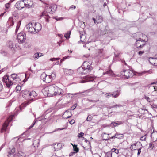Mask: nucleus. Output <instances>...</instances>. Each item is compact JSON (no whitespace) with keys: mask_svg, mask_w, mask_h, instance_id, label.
<instances>
[{"mask_svg":"<svg viewBox=\"0 0 157 157\" xmlns=\"http://www.w3.org/2000/svg\"><path fill=\"white\" fill-rule=\"evenodd\" d=\"M92 119V117L90 115H89L87 118L86 120L88 121H90Z\"/></svg>","mask_w":157,"mask_h":157,"instance_id":"c03bdc74","label":"nucleus"},{"mask_svg":"<svg viewBox=\"0 0 157 157\" xmlns=\"http://www.w3.org/2000/svg\"><path fill=\"white\" fill-rule=\"evenodd\" d=\"M84 135V133L83 132H81L80 133H78V137H82L83 135Z\"/></svg>","mask_w":157,"mask_h":157,"instance_id":"5fc2aeb1","label":"nucleus"},{"mask_svg":"<svg viewBox=\"0 0 157 157\" xmlns=\"http://www.w3.org/2000/svg\"><path fill=\"white\" fill-rule=\"evenodd\" d=\"M15 151V149L14 148H13L10 150V151L8 153L7 155L8 157H14V153Z\"/></svg>","mask_w":157,"mask_h":157,"instance_id":"6ab92c4d","label":"nucleus"},{"mask_svg":"<svg viewBox=\"0 0 157 157\" xmlns=\"http://www.w3.org/2000/svg\"><path fill=\"white\" fill-rule=\"evenodd\" d=\"M93 69L91 64L87 61H85L81 67L78 69V71L82 74H89Z\"/></svg>","mask_w":157,"mask_h":157,"instance_id":"f257e3e1","label":"nucleus"},{"mask_svg":"<svg viewBox=\"0 0 157 157\" xmlns=\"http://www.w3.org/2000/svg\"><path fill=\"white\" fill-rule=\"evenodd\" d=\"M25 7L28 8H33L34 5L31 0H24Z\"/></svg>","mask_w":157,"mask_h":157,"instance_id":"ddd939ff","label":"nucleus"},{"mask_svg":"<svg viewBox=\"0 0 157 157\" xmlns=\"http://www.w3.org/2000/svg\"><path fill=\"white\" fill-rule=\"evenodd\" d=\"M116 123H117V125H118L122 124V121H117Z\"/></svg>","mask_w":157,"mask_h":157,"instance_id":"774afa93","label":"nucleus"},{"mask_svg":"<svg viewBox=\"0 0 157 157\" xmlns=\"http://www.w3.org/2000/svg\"><path fill=\"white\" fill-rule=\"evenodd\" d=\"M102 138L104 140H108L109 138V136L108 134L105 133L103 134Z\"/></svg>","mask_w":157,"mask_h":157,"instance_id":"cd10ccee","label":"nucleus"},{"mask_svg":"<svg viewBox=\"0 0 157 157\" xmlns=\"http://www.w3.org/2000/svg\"><path fill=\"white\" fill-rule=\"evenodd\" d=\"M103 50L102 49H100L99 50L98 53V57H101L103 56Z\"/></svg>","mask_w":157,"mask_h":157,"instance_id":"473e14b6","label":"nucleus"},{"mask_svg":"<svg viewBox=\"0 0 157 157\" xmlns=\"http://www.w3.org/2000/svg\"><path fill=\"white\" fill-rule=\"evenodd\" d=\"M49 75L51 76V78L53 79L56 76V73L54 71L53 72H52L51 74Z\"/></svg>","mask_w":157,"mask_h":157,"instance_id":"58836bf2","label":"nucleus"},{"mask_svg":"<svg viewBox=\"0 0 157 157\" xmlns=\"http://www.w3.org/2000/svg\"><path fill=\"white\" fill-rule=\"evenodd\" d=\"M53 18L54 19H55L57 21H60L62 20L63 19V17H53Z\"/></svg>","mask_w":157,"mask_h":157,"instance_id":"37998d69","label":"nucleus"},{"mask_svg":"<svg viewBox=\"0 0 157 157\" xmlns=\"http://www.w3.org/2000/svg\"><path fill=\"white\" fill-rule=\"evenodd\" d=\"M2 81L6 83L8 88H10L13 84L12 82L9 79V76L7 75H5L2 78Z\"/></svg>","mask_w":157,"mask_h":157,"instance_id":"0eeeda50","label":"nucleus"},{"mask_svg":"<svg viewBox=\"0 0 157 157\" xmlns=\"http://www.w3.org/2000/svg\"><path fill=\"white\" fill-rule=\"evenodd\" d=\"M105 96L106 98H109L112 96V93H106Z\"/></svg>","mask_w":157,"mask_h":157,"instance_id":"09e8293b","label":"nucleus"},{"mask_svg":"<svg viewBox=\"0 0 157 157\" xmlns=\"http://www.w3.org/2000/svg\"><path fill=\"white\" fill-rule=\"evenodd\" d=\"M6 8L7 9H8L10 6V4L9 3H7L5 5Z\"/></svg>","mask_w":157,"mask_h":157,"instance_id":"e2e57ef3","label":"nucleus"},{"mask_svg":"<svg viewBox=\"0 0 157 157\" xmlns=\"http://www.w3.org/2000/svg\"><path fill=\"white\" fill-rule=\"evenodd\" d=\"M153 59H154V58H151V57L149 58V61L152 65H153V64H155V63H152V62H151V61L153 60Z\"/></svg>","mask_w":157,"mask_h":157,"instance_id":"603ef678","label":"nucleus"},{"mask_svg":"<svg viewBox=\"0 0 157 157\" xmlns=\"http://www.w3.org/2000/svg\"><path fill=\"white\" fill-rule=\"evenodd\" d=\"M121 106H122L120 105H115L111 106L110 107V109L113 108H117V107H119Z\"/></svg>","mask_w":157,"mask_h":157,"instance_id":"ea45409f","label":"nucleus"},{"mask_svg":"<svg viewBox=\"0 0 157 157\" xmlns=\"http://www.w3.org/2000/svg\"><path fill=\"white\" fill-rule=\"evenodd\" d=\"M135 39L136 40L135 44L137 48H141L145 45V41L144 40L142 39L140 37L136 38Z\"/></svg>","mask_w":157,"mask_h":157,"instance_id":"7ed1b4c3","label":"nucleus"},{"mask_svg":"<svg viewBox=\"0 0 157 157\" xmlns=\"http://www.w3.org/2000/svg\"><path fill=\"white\" fill-rule=\"evenodd\" d=\"M145 99L147 100V101L149 102H150V99L149 97L145 96Z\"/></svg>","mask_w":157,"mask_h":157,"instance_id":"0e129e2a","label":"nucleus"},{"mask_svg":"<svg viewBox=\"0 0 157 157\" xmlns=\"http://www.w3.org/2000/svg\"><path fill=\"white\" fill-rule=\"evenodd\" d=\"M11 76L13 80L17 82L20 81V79L17 74L15 73L12 74Z\"/></svg>","mask_w":157,"mask_h":157,"instance_id":"a211bd4d","label":"nucleus"},{"mask_svg":"<svg viewBox=\"0 0 157 157\" xmlns=\"http://www.w3.org/2000/svg\"><path fill=\"white\" fill-rule=\"evenodd\" d=\"M53 144V145L55 146L54 147V148L55 149V151H58V150H59L60 149V148H57L56 147L57 146H58V145H59V146L60 145H61L60 143H59L57 144L56 145V144Z\"/></svg>","mask_w":157,"mask_h":157,"instance_id":"c9c22d12","label":"nucleus"},{"mask_svg":"<svg viewBox=\"0 0 157 157\" xmlns=\"http://www.w3.org/2000/svg\"><path fill=\"white\" fill-rule=\"evenodd\" d=\"M105 157H112V153L111 151H109L105 154Z\"/></svg>","mask_w":157,"mask_h":157,"instance_id":"e433bc0d","label":"nucleus"},{"mask_svg":"<svg viewBox=\"0 0 157 157\" xmlns=\"http://www.w3.org/2000/svg\"><path fill=\"white\" fill-rule=\"evenodd\" d=\"M54 93L56 94V95H59L62 94L63 90L62 89L59 88L56 86L55 85Z\"/></svg>","mask_w":157,"mask_h":157,"instance_id":"4468645a","label":"nucleus"},{"mask_svg":"<svg viewBox=\"0 0 157 157\" xmlns=\"http://www.w3.org/2000/svg\"><path fill=\"white\" fill-rule=\"evenodd\" d=\"M29 94V97L32 99H33L34 98L37 96V94L34 91L30 92Z\"/></svg>","mask_w":157,"mask_h":157,"instance_id":"412c9836","label":"nucleus"},{"mask_svg":"<svg viewBox=\"0 0 157 157\" xmlns=\"http://www.w3.org/2000/svg\"><path fill=\"white\" fill-rule=\"evenodd\" d=\"M60 59L59 58H51L50 60L52 61H56V60H59Z\"/></svg>","mask_w":157,"mask_h":157,"instance_id":"49530a36","label":"nucleus"},{"mask_svg":"<svg viewBox=\"0 0 157 157\" xmlns=\"http://www.w3.org/2000/svg\"><path fill=\"white\" fill-rule=\"evenodd\" d=\"M80 40L82 42H84L86 40V37L85 34H81L80 33Z\"/></svg>","mask_w":157,"mask_h":157,"instance_id":"4be33fe9","label":"nucleus"},{"mask_svg":"<svg viewBox=\"0 0 157 157\" xmlns=\"http://www.w3.org/2000/svg\"><path fill=\"white\" fill-rule=\"evenodd\" d=\"M21 88L20 86H17L16 87V90L17 92L20 91L21 90Z\"/></svg>","mask_w":157,"mask_h":157,"instance_id":"a19ab883","label":"nucleus"},{"mask_svg":"<svg viewBox=\"0 0 157 157\" xmlns=\"http://www.w3.org/2000/svg\"><path fill=\"white\" fill-rule=\"evenodd\" d=\"M93 20L95 23L98 24L101 23L102 21V18L101 16L98 15L96 16V19L93 18Z\"/></svg>","mask_w":157,"mask_h":157,"instance_id":"2eb2a0df","label":"nucleus"},{"mask_svg":"<svg viewBox=\"0 0 157 157\" xmlns=\"http://www.w3.org/2000/svg\"><path fill=\"white\" fill-rule=\"evenodd\" d=\"M96 77L93 76L87 75L85 77L84 80L81 81V83H84L89 82H93Z\"/></svg>","mask_w":157,"mask_h":157,"instance_id":"9d476101","label":"nucleus"},{"mask_svg":"<svg viewBox=\"0 0 157 157\" xmlns=\"http://www.w3.org/2000/svg\"><path fill=\"white\" fill-rule=\"evenodd\" d=\"M34 27L36 29V33L40 31L42 28L41 25L39 23H35V24Z\"/></svg>","mask_w":157,"mask_h":157,"instance_id":"f3484780","label":"nucleus"},{"mask_svg":"<svg viewBox=\"0 0 157 157\" xmlns=\"http://www.w3.org/2000/svg\"><path fill=\"white\" fill-rule=\"evenodd\" d=\"M8 124H6V122H5L2 126V127L1 129V133L2 132H3V131H5L7 128V127L8 126Z\"/></svg>","mask_w":157,"mask_h":157,"instance_id":"b1692460","label":"nucleus"},{"mask_svg":"<svg viewBox=\"0 0 157 157\" xmlns=\"http://www.w3.org/2000/svg\"><path fill=\"white\" fill-rule=\"evenodd\" d=\"M26 28L30 33L34 34L36 33L35 27L33 26V25L32 23H29L28 24L26 25Z\"/></svg>","mask_w":157,"mask_h":157,"instance_id":"9b49d317","label":"nucleus"},{"mask_svg":"<svg viewBox=\"0 0 157 157\" xmlns=\"http://www.w3.org/2000/svg\"><path fill=\"white\" fill-rule=\"evenodd\" d=\"M40 78L44 82L47 83L50 82L52 80L49 75H47L45 73H43L41 74Z\"/></svg>","mask_w":157,"mask_h":157,"instance_id":"423d86ee","label":"nucleus"},{"mask_svg":"<svg viewBox=\"0 0 157 157\" xmlns=\"http://www.w3.org/2000/svg\"><path fill=\"white\" fill-rule=\"evenodd\" d=\"M50 8L51 9H50V10H51V12H52L53 13L56 11L57 9L56 6L55 4L50 6Z\"/></svg>","mask_w":157,"mask_h":157,"instance_id":"393cba45","label":"nucleus"},{"mask_svg":"<svg viewBox=\"0 0 157 157\" xmlns=\"http://www.w3.org/2000/svg\"><path fill=\"white\" fill-rule=\"evenodd\" d=\"M43 55L42 53H36L34 54V57L35 58L37 59L38 57L42 56Z\"/></svg>","mask_w":157,"mask_h":157,"instance_id":"c85d7f7f","label":"nucleus"},{"mask_svg":"<svg viewBox=\"0 0 157 157\" xmlns=\"http://www.w3.org/2000/svg\"><path fill=\"white\" fill-rule=\"evenodd\" d=\"M154 147V144L152 143H151L149 144V147L152 148V149Z\"/></svg>","mask_w":157,"mask_h":157,"instance_id":"338daca9","label":"nucleus"},{"mask_svg":"<svg viewBox=\"0 0 157 157\" xmlns=\"http://www.w3.org/2000/svg\"><path fill=\"white\" fill-rule=\"evenodd\" d=\"M93 88H91V89H90L89 90H86L85 91L82 92H79V93H76L74 94H70L69 93L68 94H65V95H66V96L67 98H71L74 95H76L77 94H78L79 93L82 94L84 92H86L87 93H89V92H90L91 91H92L93 90Z\"/></svg>","mask_w":157,"mask_h":157,"instance_id":"f8f14e48","label":"nucleus"},{"mask_svg":"<svg viewBox=\"0 0 157 157\" xmlns=\"http://www.w3.org/2000/svg\"><path fill=\"white\" fill-rule=\"evenodd\" d=\"M111 31V30L108 29V27L106 26L105 27V34H108L110 33Z\"/></svg>","mask_w":157,"mask_h":157,"instance_id":"79ce46f5","label":"nucleus"},{"mask_svg":"<svg viewBox=\"0 0 157 157\" xmlns=\"http://www.w3.org/2000/svg\"><path fill=\"white\" fill-rule=\"evenodd\" d=\"M36 122V121L35 120L34 121L33 123L32 124L29 128V129H30L31 128L33 127L34 125H35Z\"/></svg>","mask_w":157,"mask_h":157,"instance_id":"8fccbe9b","label":"nucleus"},{"mask_svg":"<svg viewBox=\"0 0 157 157\" xmlns=\"http://www.w3.org/2000/svg\"><path fill=\"white\" fill-rule=\"evenodd\" d=\"M69 122L71 124H72L75 122V121L74 119H72Z\"/></svg>","mask_w":157,"mask_h":157,"instance_id":"680f3d73","label":"nucleus"},{"mask_svg":"<svg viewBox=\"0 0 157 157\" xmlns=\"http://www.w3.org/2000/svg\"><path fill=\"white\" fill-rule=\"evenodd\" d=\"M110 66L109 67V69L105 72L103 73L104 75L107 74L108 75L113 76L114 74L113 71L112 70L109 68Z\"/></svg>","mask_w":157,"mask_h":157,"instance_id":"aec40b11","label":"nucleus"},{"mask_svg":"<svg viewBox=\"0 0 157 157\" xmlns=\"http://www.w3.org/2000/svg\"><path fill=\"white\" fill-rule=\"evenodd\" d=\"M69 57V56H67L66 57H63V59H61L60 60V63H61L64 60L66 59H67Z\"/></svg>","mask_w":157,"mask_h":157,"instance_id":"3c124183","label":"nucleus"},{"mask_svg":"<svg viewBox=\"0 0 157 157\" xmlns=\"http://www.w3.org/2000/svg\"><path fill=\"white\" fill-rule=\"evenodd\" d=\"M120 54V52L118 51H116L114 53L115 56L116 57H118Z\"/></svg>","mask_w":157,"mask_h":157,"instance_id":"a18cd8bd","label":"nucleus"},{"mask_svg":"<svg viewBox=\"0 0 157 157\" xmlns=\"http://www.w3.org/2000/svg\"><path fill=\"white\" fill-rule=\"evenodd\" d=\"M120 94V92L118 91L113 92L112 93V95L113 97H117Z\"/></svg>","mask_w":157,"mask_h":157,"instance_id":"5701e85b","label":"nucleus"},{"mask_svg":"<svg viewBox=\"0 0 157 157\" xmlns=\"http://www.w3.org/2000/svg\"><path fill=\"white\" fill-rule=\"evenodd\" d=\"M76 107V104H74L71 108V109L74 110Z\"/></svg>","mask_w":157,"mask_h":157,"instance_id":"4d7b16f0","label":"nucleus"},{"mask_svg":"<svg viewBox=\"0 0 157 157\" xmlns=\"http://www.w3.org/2000/svg\"><path fill=\"white\" fill-rule=\"evenodd\" d=\"M120 74L124 76L125 78L127 79L132 77L133 75V71L130 69L125 70L121 71Z\"/></svg>","mask_w":157,"mask_h":157,"instance_id":"20e7f679","label":"nucleus"},{"mask_svg":"<svg viewBox=\"0 0 157 157\" xmlns=\"http://www.w3.org/2000/svg\"><path fill=\"white\" fill-rule=\"evenodd\" d=\"M40 141L38 140H36L34 141L33 143L34 146L35 147H38Z\"/></svg>","mask_w":157,"mask_h":157,"instance_id":"bb28decb","label":"nucleus"},{"mask_svg":"<svg viewBox=\"0 0 157 157\" xmlns=\"http://www.w3.org/2000/svg\"><path fill=\"white\" fill-rule=\"evenodd\" d=\"M144 53V51H140L138 53L139 55H141L142 54H143Z\"/></svg>","mask_w":157,"mask_h":157,"instance_id":"69168bd1","label":"nucleus"},{"mask_svg":"<svg viewBox=\"0 0 157 157\" xmlns=\"http://www.w3.org/2000/svg\"><path fill=\"white\" fill-rule=\"evenodd\" d=\"M76 153V152H71L70 154H69V156H73Z\"/></svg>","mask_w":157,"mask_h":157,"instance_id":"052dcab7","label":"nucleus"},{"mask_svg":"<svg viewBox=\"0 0 157 157\" xmlns=\"http://www.w3.org/2000/svg\"><path fill=\"white\" fill-rule=\"evenodd\" d=\"M18 42L22 43L25 42L26 40V35L24 32H22L19 33L17 36Z\"/></svg>","mask_w":157,"mask_h":157,"instance_id":"39448f33","label":"nucleus"},{"mask_svg":"<svg viewBox=\"0 0 157 157\" xmlns=\"http://www.w3.org/2000/svg\"><path fill=\"white\" fill-rule=\"evenodd\" d=\"M71 33V31H68L67 33H66L64 35V37L66 38V39H68L70 38V34Z\"/></svg>","mask_w":157,"mask_h":157,"instance_id":"c756f323","label":"nucleus"},{"mask_svg":"<svg viewBox=\"0 0 157 157\" xmlns=\"http://www.w3.org/2000/svg\"><path fill=\"white\" fill-rule=\"evenodd\" d=\"M112 152H115L116 154H118L119 152L118 149L113 148L111 150Z\"/></svg>","mask_w":157,"mask_h":157,"instance_id":"de8ad7c7","label":"nucleus"},{"mask_svg":"<svg viewBox=\"0 0 157 157\" xmlns=\"http://www.w3.org/2000/svg\"><path fill=\"white\" fill-rule=\"evenodd\" d=\"M21 21H19V22H18V24L17 25V27H16L17 29H19V28L20 27V25L21 23Z\"/></svg>","mask_w":157,"mask_h":157,"instance_id":"864d4df0","label":"nucleus"},{"mask_svg":"<svg viewBox=\"0 0 157 157\" xmlns=\"http://www.w3.org/2000/svg\"><path fill=\"white\" fill-rule=\"evenodd\" d=\"M3 89V85L1 82L0 81V91L2 90Z\"/></svg>","mask_w":157,"mask_h":157,"instance_id":"bf43d9fd","label":"nucleus"},{"mask_svg":"<svg viewBox=\"0 0 157 157\" xmlns=\"http://www.w3.org/2000/svg\"><path fill=\"white\" fill-rule=\"evenodd\" d=\"M9 24H10V26H12L14 24V22L12 18H10L8 22Z\"/></svg>","mask_w":157,"mask_h":157,"instance_id":"4c0bfd02","label":"nucleus"},{"mask_svg":"<svg viewBox=\"0 0 157 157\" xmlns=\"http://www.w3.org/2000/svg\"><path fill=\"white\" fill-rule=\"evenodd\" d=\"M73 147L74 151H75V152L77 153L79 151V149L77 147V145L74 144L73 145Z\"/></svg>","mask_w":157,"mask_h":157,"instance_id":"72a5a7b5","label":"nucleus"},{"mask_svg":"<svg viewBox=\"0 0 157 157\" xmlns=\"http://www.w3.org/2000/svg\"><path fill=\"white\" fill-rule=\"evenodd\" d=\"M21 93L22 94V96L24 98H26L28 97H29L30 92L28 90H22L21 91Z\"/></svg>","mask_w":157,"mask_h":157,"instance_id":"dca6fc26","label":"nucleus"},{"mask_svg":"<svg viewBox=\"0 0 157 157\" xmlns=\"http://www.w3.org/2000/svg\"><path fill=\"white\" fill-rule=\"evenodd\" d=\"M51 9L50 7H49V8H47L46 11L43 12L42 13L41 16H46L47 17H46L45 18V19L46 22H49V18H50V17L49 16L48 13H50L52 14L53 12H51V10H50V9Z\"/></svg>","mask_w":157,"mask_h":157,"instance_id":"6e6552de","label":"nucleus"},{"mask_svg":"<svg viewBox=\"0 0 157 157\" xmlns=\"http://www.w3.org/2000/svg\"><path fill=\"white\" fill-rule=\"evenodd\" d=\"M8 46L9 48L13 49L14 48V45L13 44V43L12 42L10 41L8 44Z\"/></svg>","mask_w":157,"mask_h":157,"instance_id":"2f4dec72","label":"nucleus"},{"mask_svg":"<svg viewBox=\"0 0 157 157\" xmlns=\"http://www.w3.org/2000/svg\"><path fill=\"white\" fill-rule=\"evenodd\" d=\"M151 107L153 108H157V105L153 104L151 105Z\"/></svg>","mask_w":157,"mask_h":157,"instance_id":"6e6d98bb","label":"nucleus"},{"mask_svg":"<svg viewBox=\"0 0 157 157\" xmlns=\"http://www.w3.org/2000/svg\"><path fill=\"white\" fill-rule=\"evenodd\" d=\"M55 84L47 86L42 90V92L45 96L52 97L56 96L54 93Z\"/></svg>","mask_w":157,"mask_h":157,"instance_id":"f03ea898","label":"nucleus"},{"mask_svg":"<svg viewBox=\"0 0 157 157\" xmlns=\"http://www.w3.org/2000/svg\"><path fill=\"white\" fill-rule=\"evenodd\" d=\"M115 136H116V138L119 139L123 138V135L122 134H118L117 133L115 134Z\"/></svg>","mask_w":157,"mask_h":157,"instance_id":"7c9ffc66","label":"nucleus"},{"mask_svg":"<svg viewBox=\"0 0 157 157\" xmlns=\"http://www.w3.org/2000/svg\"><path fill=\"white\" fill-rule=\"evenodd\" d=\"M24 0L19 1L15 5V7L19 10H21L25 6Z\"/></svg>","mask_w":157,"mask_h":157,"instance_id":"1a4fd4ad","label":"nucleus"},{"mask_svg":"<svg viewBox=\"0 0 157 157\" xmlns=\"http://www.w3.org/2000/svg\"><path fill=\"white\" fill-rule=\"evenodd\" d=\"M140 139L142 141H145L146 139V136H144L141 137Z\"/></svg>","mask_w":157,"mask_h":157,"instance_id":"13d9d810","label":"nucleus"},{"mask_svg":"<svg viewBox=\"0 0 157 157\" xmlns=\"http://www.w3.org/2000/svg\"><path fill=\"white\" fill-rule=\"evenodd\" d=\"M136 143H135L134 144H132L130 148L132 150H136L137 149V148L136 147Z\"/></svg>","mask_w":157,"mask_h":157,"instance_id":"f704fd0d","label":"nucleus"},{"mask_svg":"<svg viewBox=\"0 0 157 157\" xmlns=\"http://www.w3.org/2000/svg\"><path fill=\"white\" fill-rule=\"evenodd\" d=\"M18 157H25V154L21 151H19L17 154Z\"/></svg>","mask_w":157,"mask_h":157,"instance_id":"a878e982","label":"nucleus"}]
</instances>
